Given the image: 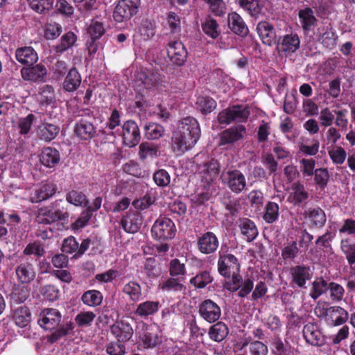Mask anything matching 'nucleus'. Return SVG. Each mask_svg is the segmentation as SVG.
Instances as JSON below:
<instances>
[{"label":"nucleus","instance_id":"obj_1","mask_svg":"<svg viewBox=\"0 0 355 355\" xmlns=\"http://www.w3.org/2000/svg\"><path fill=\"white\" fill-rule=\"evenodd\" d=\"M201 135L198 121L192 116L183 118L179 123L178 130L171 138V148L177 155H181L192 148Z\"/></svg>","mask_w":355,"mask_h":355},{"label":"nucleus","instance_id":"obj_2","mask_svg":"<svg viewBox=\"0 0 355 355\" xmlns=\"http://www.w3.org/2000/svg\"><path fill=\"white\" fill-rule=\"evenodd\" d=\"M62 202V200H57L49 205L39 209L37 221L40 223L51 224L67 220L69 218V213L66 208L61 206Z\"/></svg>","mask_w":355,"mask_h":355},{"label":"nucleus","instance_id":"obj_3","mask_svg":"<svg viewBox=\"0 0 355 355\" xmlns=\"http://www.w3.org/2000/svg\"><path fill=\"white\" fill-rule=\"evenodd\" d=\"M95 119L89 110L83 111L73 128L74 135L82 141H90L96 135V128L94 125Z\"/></svg>","mask_w":355,"mask_h":355},{"label":"nucleus","instance_id":"obj_4","mask_svg":"<svg viewBox=\"0 0 355 355\" xmlns=\"http://www.w3.org/2000/svg\"><path fill=\"white\" fill-rule=\"evenodd\" d=\"M248 106L234 105L219 112L217 121L220 125H230L232 123H245L250 116Z\"/></svg>","mask_w":355,"mask_h":355},{"label":"nucleus","instance_id":"obj_5","mask_svg":"<svg viewBox=\"0 0 355 355\" xmlns=\"http://www.w3.org/2000/svg\"><path fill=\"white\" fill-rule=\"evenodd\" d=\"M223 184L233 193L239 194L247 189V181L244 174L239 169H225L220 174Z\"/></svg>","mask_w":355,"mask_h":355},{"label":"nucleus","instance_id":"obj_6","mask_svg":"<svg viewBox=\"0 0 355 355\" xmlns=\"http://www.w3.org/2000/svg\"><path fill=\"white\" fill-rule=\"evenodd\" d=\"M176 231L175 225L171 219L159 216L151 227V236L155 241H166L174 238Z\"/></svg>","mask_w":355,"mask_h":355},{"label":"nucleus","instance_id":"obj_7","mask_svg":"<svg viewBox=\"0 0 355 355\" xmlns=\"http://www.w3.org/2000/svg\"><path fill=\"white\" fill-rule=\"evenodd\" d=\"M218 273L225 278L230 279L231 275L240 270L238 259L232 254L220 251L217 263Z\"/></svg>","mask_w":355,"mask_h":355},{"label":"nucleus","instance_id":"obj_8","mask_svg":"<svg viewBox=\"0 0 355 355\" xmlns=\"http://www.w3.org/2000/svg\"><path fill=\"white\" fill-rule=\"evenodd\" d=\"M246 135V128L242 124H236L226 128L219 134L218 146H230L242 140Z\"/></svg>","mask_w":355,"mask_h":355},{"label":"nucleus","instance_id":"obj_9","mask_svg":"<svg viewBox=\"0 0 355 355\" xmlns=\"http://www.w3.org/2000/svg\"><path fill=\"white\" fill-rule=\"evenodd\" d=\"M290 284L292 288H306V282L312 277L311 268L304 264L293 266L288 270Z\"/></svg>","mask_w":355,"mask_h":355},{"label":"nucleus","instance_id":"obj_10","mask_svg":"<svg viewBox=\"0 0 355 355\" xmlns=\"http://www.w3.org/2000/svg\"><path fill=\"white\" fill-rule=\"evenodd\" d=\"M303 337L311 345L320 347L325 343V336L318 322L306 323L302 330Z\"/></svg>","mask_w":355,"mask_h":355},{"label":"nucleus","instance_id":"obj_11","mask_svg":"<svg viewBox=\"0 0 355 355\" xmlns=\"http://www.w3.org/2000/svg\"><path fill=\"white\" fill-rule=\"evenodd\" d=\"M314 35L317 41L324 47L330 50L335 48L338 36L330 24L318 26Z\"/></svg>","mask_w":355,"mask_h":355},{"label":"nucleus","instance_id":"obj_12","mask_svg":"<svg viewBox=\"0 0 355 355\" xmlns=\"http://www.w3.org/2000/svg\"><path fill=\"white\" fill-rule=\"evenodd\" d=\"M123 143L128 147L136 146L141 140L139 126L135 121L129 120L122 125Z\"/></svg>","mask_w":355,"mask_h":355},{"label":"nucleus","instance_id":"obj_13","mask_svg":"<svg viewBox=\"0 0 355 355\" xmlns=\"http://www.w3.org/2000/svg\"><path fill=\"white\" fill-rule=\"evenodd\" d=\"M200 316L209 323L218 321L221 315L220 306L211 300L202 301L198 306Z\"/></svg>","mask_w":355,"mask_h":355},{"label":"nucleus","instance_id":"obj_14","mask_svg":"<svg viewBox=\"0 0 355 355\" xmlns=\"http://www.w3.org/2000/svg\"><path fill=\"white\" fill-rule=\"evenodd\" d=\"M166 51L168 58L174 64L182 66L184 64L187 57V51L181 41L169 42L166 46Z\"/></svg>","mask_w":355,"mask_h":355},{"label":"nucleus","instance_id":"obj_15","mask_svg":"<svg viewBox=\"0 0 355 355\" xmlns=\"http://www.w3.org/2000/svg\"><path fill=\"white\" fill-rule=\"evenodd\" d=\"M197 248L204 254H210L216 251L219 246V240L212 232L201 234L197 240Z\"/></svg>","mask_w":355,"mask_h":355},{"label":"nucleus","instance_id":"obj_16","mask_svg":"<svg viewBox=\"0 0 355 355\" xmlns=\"http://www.w3.org/2000/svg\"><path fill=\"white\" fill-rule=\"evenodd\" d=\"M320 315L327 316L328 324L331 326L342 325L349 317L347 311L338 306H331L329 309H320Z\"/></svg>","mask_w":355,"mask_h":355},{"label":"nucleus","instance_id":"obj_17","mask_svg":"<svg viewBox=\"0 0 355 355\" xmlns=\"http://www.w3.org/2000/svg\"><path fill=\"white\" fill-rule=\"evenodd\" d=\"M110 332L119 342L129 341L134 334L133 329L126 320H118L110 327Z\"/></svg>","mask_w":355,"mask_h":355},{"label":"nucleus","instance_id":"obj_18","mask_svg":"<svg viewBox=\"0 0 355 355\" xmlns=\"http://www.w3.org/2000/svg\"><path fill=\"white\" fill-rule=\"evenodd\" d=\"M20 73L24 80L33 83H42L45 81L47 69L44 65L37 64L35 66L22 67Z\"/></svg>","mask_w":355,"mask_h":355},{"label":"nucleus","instance_id":"obj_19","mask_svg":"<svg viewBox=\"0 0 355 355\" xmlns=\"http://www.w3.org/2000/svg\"><path fill=\"white\" fill-rule=\"evenodd\" d=\"M17 279L22 284H29L33 281L36 277V272L33 263L26 259L21 261L15 270Z\"/></svg>","mask_w":355,"mask_h":355},{"label":"nucleus","instance_id":"obj_20","mask_svg":"<svg viewBox=\"0 0 355 355\" xmlns=\"http://www.w3.org/2000/svg\"><path fill=\"white\" fill-rule=\"evenodd\" d=\"M300 40L296 33L286 34L277 39V49L279 52L292 53L299 48Z\"/></svg>","mask_w":355,"mask_h":355},{"label":"nucleus","instance_id":"obj_21","mask_svg":"<svg viewBox=\"0 0 355 355\" xmlns=\"http://www.w3.org/2000/svg\"><path fill=\"white\" fill-rule=\"evenodd\" d=\"M303 215L311 228L320 229L326 224L325 212L319 207L305 210Z\"/></svg>","mask_w":355,"mask_h":355},{"label":"nucleus","instance_id":"obj_22","mask_svg":"<svg viewBox=\"0 0 355 355\" xmlns=\"http://www.w3.org/2000/svg\"><path fill=\"white\" fill-rule=\"evenodd\" d=\"M57 191V186L51 182H45L36 188L31 194L30 200L38 203L51 198Z\"/></svg>","mask_w":355,"mask_h":355},{"label":"nucleus","instance_id":"obj_23","mask_svg":"<svg viewBox=\"0 0 355 355\" xmlns=\"http://www.w3.org/2000/svg\"><path fill=\"white\" fill-rule=\"evenodd\" d=\"M256 29L263 44L270 46L277 44L276 32L272 24L266 21H261L258 23Z\"/></svg>","mask_w":355,"mask_h":355},{"label":"nucleus","instance_id":"obj_24","mask_svg":"<svg viewBox=\"0 0 355 355\" xmlns=\"http://www.w3.org/2000/svg\"><path fill=\"white\" fill-rule=\"evenodd\" d=\"M143 223V218L140 213L137 211H130L123 217L121 224L123 230L128 233L137 232Z\"/></svg>","mask_w":355,"mask_h":355},{"label":"nucleus","instance_id":"obj_25","mask_svg":"<svg viewBox=\"0 0 355 355\" xmlns=\"http://www.w3.org/2000/svg\"><path fill=\"white\" fill-rule=\"evenodd\" d=\"M203 181L209 184L218 177L220 172V164L217 159H211L199 167Z\"/></svg>","mask_w":355,"mask_h":355},{"label":"nucleus","instance_id":"obj_26","mask_svg":"<svg viewBox=\"0 0 355 355\" xmlns=\"http://www.w3.org/2000/svg\"><path fill=\"white\" fill-rule=\"evenodd\" d=\"M61 314L55 309H47L43 311V316L38 320L39 324L46 330H53L60 324Z\"/></svg>","mask_w":355,"mask_h":355},{"label":"nucleus","instance_id":"obj_27","mask_svg":"<svg viewBox=\"0 0 355 355\" xmlns=\"http://www.w3.org/2000/svg\"><path fill=\"white\" fill-rule=\"evenodd\" d=\"M60 132V127L46 121H42L37 128V136L40 140L49 142L54 139Z\"/></svg>","mask_w":355,"mask_h":355},{"label":"nucleus","instance_id":"obj_28","mask_svg":"<svg viewBox=\"0 0 355 355\" xmlns=\"http://www.w3.org/2000/svg\"><path fill=\"white\" fill-rule=\"evenodd\" d=\"M40 163L47 168L55 167L60 160V152L53 147H44L39 155Z\"/></svg>","mask_w":355,"mask_h":355},{"label":"nucleus","instance_id":"obj_29","mask_svg":"<svg viewBox=\"0 0 355 355\" xmlns=\"http://www.w3.org/2000/svg\"><path fill=\"white\" fill-rule=\"evenodd\" d=\"M15 58L21 64L27 66H32L38 60L37 53L32 46L17 48Z\"/></svg>","mask_w":355,"mask_h":355},{"label":"nucleus","instance_id":"obj_30","mask_svg":"<svg viewBox=\"0 0 355 355\" xmlns=\"http://www.w3.org/2000/svg\"><path fill=\"white\" fill-rule=\"evenodd\" d=\"M136 14L137 12L131 9L128 4L119 0L113 12V18L117 23L126 22Z\"/></svg>","mask_w":355,"mask_h":355},{"label":"nucleus","instance_id":"obj_31","mask_svg":"<svg viewBox=\"0 0 355 355\" xmlns=\"http://www.w3.org/2000/svg\"><path fill=\"white\" fill-rule=\"evenodd\" d=\"M82 81V78L76 67L71 68L67 73L62 83V88L68 92H73L78 89Z\"/></svg>","mask_w":355,"mask_h":355},{"label":"nucleus","instance_id":"obj_32","mask_svg":"<svg viewBox=\"0 0 355 355\" xmlns=\"http://www.w3.org/2000/svg\"><path fill=\"white\" fill-rule=\"evenodd\" d=\"M228 26L231 31L241 37L247 35L248 28L242 17L236 12L228 15Z\"/></svg>","mask_w":355,"mask_h":355},{"label":"nucleus","instance_id":"obj_33","mask_svg":"<svg viewBox=\"0 0 355 355\" xmlns=\"http://www.w3.org/2000/svg\"><path fill=\"white\" fill-rule=\"evenodd\" d=\"M160 306L161 304L158 301L146 300L137 305L135 314L141 318H148L155 315Z\"/></svg>","mask_w":355,"mask_h":355},{"label":"nucleus","instance_id":"obj_34","mask_svg":"<svg viewBox=\"0 0 355 355\" xmlns=\"http://www.w3.org/2000/svg\"><path fill=\"white\" fill-rule=\"evenodd\" d=\"M291 197L295 205L300 206L306 203L309 198V193L306 190L304 184L300 181L295 182L291 185Z\"/></svg>","mask_w":355,"mask_h":355},{"label":"nucleus","instance_id":"obj_35","mask_svg":"<svg viewBox=\"0 0 355 355\" xmlns=\"http://www.w3.org/2000/svg\"><path fill=\"white\" fill-rule=\"evenodd\" d=\"M239 227L241 234L248 242L254 241L258 235V230L255 223L247 218H240Z\"/></svg>","mask_w":355,"mask_h":355},{"label":"nucleus","instance_id":"obj_36","mask_svg":"<svg viewBox=\"0 0 355 355\" xmlns=\"http://www.w3.org/2000/svg\"><path fill=\"white\" fill-rule=\"evenodd\" d=\"M239 5L251 17H258L263 14V3L262 0H239Z\"/></svg>","mask_w":355,"mask_h":355},{"label":"nucleus","instance_id":"obj_37","mask_svg":"<svg viewBox=\"0 0 355 355\" xmlns=\"http://www.w3.org/2000/svg\"><path fill=\"white\" fill-rule=\"evenodd\" d=\"M201 27L204 34L213 40L217 39L221 33L217 21L210 15H207L202 21Z\"/></svg>","mask_w":355,"mask_h":355},{"label":"nucleus","instance_id":"obj_38","mask_svg":"<svg viewBox=\"0 0 355 355\" xmlns=\"http://www.w3.org/2000/svg\"><path fill=\"white\" fill-rule=\"evenodd\" d=\"M229 334V328L223 322H218L211 325L208 330V335L211 340L217 343L224 340Z\"/></svg>","mask_w":355,"mask_h":355},{"label":"nucleus","instance_id":"obj_39","mask_svg":"<svg viewBox=\"0 0 355 355\" xmlns=\"http://www.w3.org/2000/svg\"><path fill=\"white\" fill-rule=\"evenodd\" d=\"M299 18L303 30L307 33L312 30L318 21L313 10L310 8L300 10L299 11Z\"/></svg>","mask_w":355,"mask_h":355},{"label":"nucleus","instance_id":"obj_40","mask_svg":"<svg viewBox=\"0 0 355 355\" xmlns=\"http://www.w3.org/2000/svg\"><path fill=\"white\" fill-rule=\"evenodd\" d=\"M185 278L180 277V278L175 277H171L159 283V288L163 291L171 292V291H181L184 288L183 282Z\"/></svg>","mask_w":355,"mask_h":355},{"label":"nucleus","instance_id":"obj_41","mask_svg":"<svg viewBox=\"0 0 355 355\" xmlns=\"http://www.w3.org/2000/svg\"><path fill=\"white\" fill-rule=\"evenodd\" d=\"M80 299L84 304L90 307H96L102 303L103 295L99 291L88 290L83 293Z\"/></svg>","mask_w":355,"mask_h":355},{"label":"nucleus","instance_id":"obj_42","mask_svg":"<svg viewBox=\"0 0 355 355\" xmlns=\"http://www.w3.org/2000/svg\"><path fill=\"white\" fill-rule=\"evenodd\" d=\"M123 292L128 295L130 300L132 302H139L143 299L141 287L135 281H130L125 284L123 286Z\"/></svg>","mask_w":355,"mask_h":355},{"label":"nucleus","instance_id":"obj_43","mask_svg":"<svg viewBox=\"0 0 355 355\" xmlns=\"http://www.w3.org/2000/svg\"><path fill=\"white\" fill-rule=\"evenodd\" d=\"M340 249L348 264L350 267L353 266L355 264V242H352L349 238L343 239L340 241Z\"/></svg>","mask_w":355,"mask_h":355},{"label":"nucleus","instance_id":"obj_44","mask_svg":"<svg viewBox=\"0 0 355 355\" xmlns=\"http://www.w3.org/2000/svg\"><path fill=\"white\" fill-rule=\"evenodd\" d=\"M294 348L288 343H284L279 337H275L271 343L272 355H291Z\"/></svg>","mask_w":355,"mask_h":355},{"label":"nucleus","instance_id":"obj_45","mask_svg":"<svg viewBox=\"0 0 355 355\" xmlns=\"http://www.w3.org/2000/svg\"><path fill=\"white\" fill-rule=\"evenodd\" d=\"M279 207L275 202L268 201L265 207L263 214V220L268 224L276 222L279 219Z\"/></svg>","mask_w":355,"mask_h":355},{"label":"nucleus","instance_id":"obj_46","mask_svg":"<svg viewBox=\"0 0 355 355\" xmlns=\"http://www.w3.org/2000/svg\"><path fill=\"white\" fill-rule=\"evenodd\" d=\"M15 324L19 327H25L31 320V314L28 307L23 306L17 308L13 315Z\"/></svg>","mask_w":355,"mask_h":355},{"label":"nucleus","instance_id":"obj_47","mask_svg":"<svg viewBox=\"0 0 355 355\" xmlns=\"http://www.w3.org/2000/svg\"><path fill=\"white\" fill-rule=\"evenodd\" d=\"M213 281L214 277L211 276L210 272L203 270L198 272L195 277H192L190 279V284L196 288L202 289Z\"/></svg>","mask_w":355,"mask_h":355},{"label":"nucleus","instance_id":"obj_48","mask_svg":"<svg viewBox=\"0 0 355 355\" xmlns=\"http://www.w3.org/2000/svg\"><path fill=\"white\" fill-rule=\"evenodd\" d=\"M216 101L209 96H198L196 102L197 110L202 114L211 113L216 107Z\"/></svg>","mask_w":355,"mask_h":355},{"label":"nucleus","instance_id":"obj_49","mask_svg":"<svg viewBox=\"0 0 355 355\" xmlns=\"http://www.w3.org/2000/svg\"><path fill=\"white\" fill-rule=\"evenodd\" d=\"M139 157L140 159L145 160L148 157L158 156V146L150 142H142L139 146Z\"/></svg>","mask_w":355,"mask_h":355},{"label":"nucleus","instance_id":"obj_50","mask_svg":"<svg viewBox=\"0 0 355 355\" xmlns=\"http://www.w3.org/2000/svg\"><path fill=\"white\" fill-rule=\"evenodd\" d=\"M145 137L148 139H158L164 135V128L157 123L150 122L144 127Z\"/></svg>","mask_w":355,"mask_h":355},{"label":"nucleus","instance_id":"obj_51","mask_svg":"<svg viewBox=\"0 0 355 355\" xmlns=\"http://www.w3.org/2000/svg\"><path fill=\"white\" fill-rule=\"evenodd\" d=\"M45 254L44 245L40 241H35L29 243L23 250V254L26 256L34 255L40 258L44 257Z\"/></svg>","mask_w":355,"mask_h":355},{"label":"nucleus","instance_id":"obj_52","mask_svg":"<svg viewBox=\"0 0 355 355\" xmlns=\"http://www.w3.org/2000/svg\"><path fill=\"white\" fill-rule=\"evenodd\" d=\"M30 295V291L27 286H15L11 292L10 299L17 304L24 302Z\"/></svg>","mask_w":355,"mask_h":355},{"label":"nucleus","instance_id":"obj_53","mask_svg":"<svg viewBox=\"0 0 355 355\" xmlns=\"http://www.w3.org/2000/svg\"><path fill=\"white\" fill-rule=\"evenodd\" d=\"M139 341L145 349L153 348L160 343L157 334L148 331H144L140 335Z\"/></svg>","mask_w":355,"mask_h":355},{"label":"nucleus","instance_id":"obj_54","mask_svg":"<svg viewBox=\"0 0 355 355\" xmlns=\"http://www.w3.org/2000/svg\"><path fill=\"white\" fill-rule=\"evenodd\" d=\"M77 40L76 35L71 31H69L63 35L60 39V42L55 46L58 53H62L73 46Z\"/></svg>","mask_w":355,"mask_h":355},{"label":"nucleus","instance_id":"obj_55","mask_svg":"<svg viewBox=\"0 0 355 355\" xmlns=\"http://www.w3.org/2000/svg\"><path fill=\"white\" fill-rule=\"evenodd\" d=\"M66 200L75 206L86 205L87 199L86 195L82 191L73 189L66 195Z\"/></svg>","mask_w":355,"mask_h":355},{"label":"nucleus","instance_id":"obj_56","mask_svg":"<svg viewBox=\"0 0 355 355\" xmlns=\"http://www.w3.org/2000/svg\"><path fill=\"white\" fill-rule=\"evenodd\" d=\"M144 270L148 278L155 279L161 274V270L157 264L155 258L149 257L146 259L144 265Z\"/></svg>","mask_w":355,"mask_h":355},{"label":"nucleus","instance_id":"obj_57","mask_svg":"<svg viewBox=\"0 0 355 355\" xmlns=\"http://www.w3.org/2000/svg\"><path fill=\"white\" fill-rule=\"evenodd\" d=\"M168 272L171 277H184L187 273L185 264L181 263L178 259H173L169 262Z\"/></svg>","mask_w":355,"mask_h":355},{"label":"nucleus","instance_id":"obj_58","mask_svg":"<svg viewBox=\"0 0 355 355\" xmlns=\"http://www.w3.org/2000/svg\"><path fill=\"white\" fill-rule=\"evenodd\" d=\"M105 33L104 24L96 19H92L87 28V33L89 38L93 40L100 39Z\"/></svg>","mask_w":355,"mask_h":355},{"label":"nucleus","instance_id":"obj_59","mask_svg":"<svg viewBox=\"0 0 355 355\" xmlns=\"http://www.w3.org/2000/svg\"><path fill=\"white\" fill-rule=\"evenodd\" d=\"M30 7L40 14L49 12L53 7V0H28Z\"/></svg>","mask_w":355,"mask_h":355},{"label":"nucleus","instance_id":"obj_60","mask_svg":"<svg viewBox=\"0 0 355 355\" xmlns=\"http://www.w3.org/2000/svg\"><path fill=\"white\" fill-rule=\"evenodd\" d=\"M153 179L155 184L159 187H166L170 184L171 175L163 168L158 169L153 173Z\"/></svg>","mask_w":355,"mask_h":355},{"label":"nucleus","instance_id":"obj_61","mask_svg":"<svg viewBox=\"0 0 355 355\" xmlns=\"http://www.w3.org/2000/svg\"><path fill=\"white\" fill-rule=\"evenodd\" d=\"M122 168L124 173L137 178L144 177V174L145 173L140 165L132 160L124 164Z\"/></svg>","mask_w":355,"mask_h":355},{"label":"nucleus","instance_id":"obj_62","mask_svg":"<svg viewBox=\"0 0 355 355\" xmlns=\"http://www.w3.org/2000/svg\"><path fill=\"white\" fill-rule=\"evenodd\" d=\"M62 31V26L56 22L47 23L44 29V37L47 40L58 37Z\"/></svg>","mask_w":355,"mask_h":355},{"label":"nucleus","instance_id":"obj_63","mask_svg":"<svg viewBox=\"0 0 355 355\" xmlns=\"http://www.w3.org/2000/svg\"><path fill=\"white\" fill-rule=\"evenodd\" d=\"M314 180L320 189H324L328 183L329 174L327 168H319L315 170L313 173Z\"/></svg>","mask_w":355,"mask_h":355},{"label":"nucleus","instance_id":"obj_64","mask_svg":"<svg viewBox=\"0 0 355 355\" xmlns=\"http://www.w3.org/2000/svg\"><path fill=\"white\" fill-rule=\"evenodd\" d=\"M125 352L126 348L124 343L119 342L117 340L109 343L106 346V352L109 355H124Z\"/></svg>","mask_w":355,"mask_h":355}]
</instances>
